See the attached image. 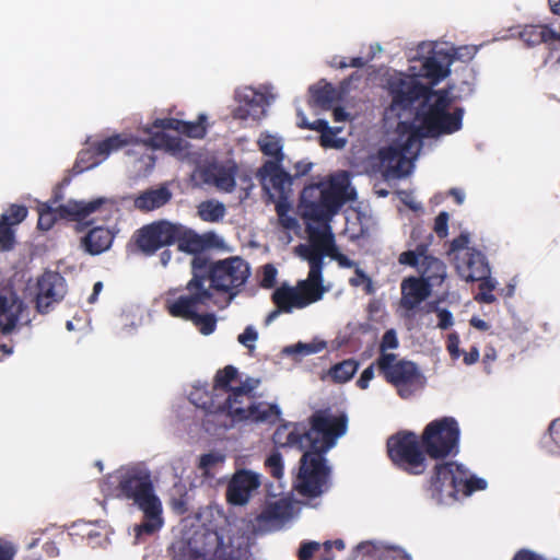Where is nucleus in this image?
I'll return each mask as SVG.
<instances>
[{
    "instance_id": "53",
    "label": "nucleus",
    "mask_w": 560,
    "mask_h": 560,
    "mask_svg": "<svg viewBox=\"0 0 560 560\" xmlns=\"http://www.w3.org/2000/svg\"><path fill=\"white\" fill-rule=\"evenodd\" d=\"M438 317H439L438 326L441 329H446L453 325V316L446 310H439Z\"/></svg>"
},
{
    "instance_id": "27",
    "label": "nucleus",
    "mask_w": 560,
    "mask_h": 560,
    "mask_svg": "<svg viewBox=\"0 0 560 560\" xmlns=\"http://www.w3.org/2000/svg\"><path fill=\"white\" fill-rule=\"evenodd\" d=\"M259 150L267 156L275 159L273 162H282L283 154V138L277 132L264 131L257 139Z\"/></svg>"
},
{
    "instance_id": "19",
    "label": "nucleus",
    "mask_w": 560,
    "mask_h": 560,
    "mask_svg": "<svg viewBox=\"0 0 560 560\" xmlns=\"http://www.w3.org/2000/svg\"><path fill=\"white\" fill-rule=\"evenodd\" d=\"M238 106L234 110V116L238 119L253 121L260 120L269 103L266 92L253 86H242L236 92Z\"/></svg>"
},
{
    "instance_id": "30",
    "label": "nucleus",
    "mask_w": 560,
    "mask_h": 560,
    "mask_svg": "<svg viewBox=\"0 0 560 560\" xmlns=\"http://www.w3.org/2000/svg\"><path fill=\"white\" fill-rule=\"evenodd\" d=\"M242 382L244 380H240L237 370L228 365L217 373L212 394H219L223 397L228 390L238 388Z\"/></svg>"
},
{
    "instance_id": "62",
    "label": "nucleus",
    "mask_w": 560,
    "mask_h": 560,
    "mask_svg": "<svg viewBox=\"0 0 560 560\" xmlns=\"http://www.w3.org/2000/svg\"><path fill=\"white\" fill-rule=\"evenodd\" d=\"M388 553L392 555L394 560H411L410 556L401 549L390 550Z\"/></svg>"
},
{
    "instance_id": "34",
    "label": "nucleus",
    "mask_w": 560,
    "mask_h": 560,
    "mask_svg": "<svg viewBox=\"0 0 560 560\" xmlns=\"http://www.w3.org/2000/svg\"><path fill=\"white\" fill-rule=\"evenodd\" d=\"M225 214L223 203L214 200L203 201L198 206V215L208 222H217Z\"/></svg>"
},
{
    "instance_id": "49",
    "label": "nucleus",
    "mask_w": 560,
    "mask_h": 560,
    "mask_svg": "<svg viewBox=\"0 0 560 560\" xmlns=\"http://www.w3.org/2000/svg\"><path fill=\"white\" fill-rule=\"evenodd\" d=\"M374 378V364L369 365L361 373L359 380L357 381V385L361 389H366L370 385V382Z\"/></svg>"
},
{
    "instance_id": "6",
    "label": "nucleus",
    "mask_w": 560,
    "mask_h": 560,
    "mask_svg": "<svg viewBox=\"0 0 560 560\" xmlns=\"http://www.w3.org/2000/svg\"><path fill=\"white\" fill-rule=\"evenodd\" d=\"M260 381L246 377L238 388L228 390L221 397L212 394L210 397L203 385L194 387L189 394L190 401L210 413L224 415L232 422L275 423L281 416V409L277 404L254 400L252 393L259 386Z\"/></svg>"
},
{
    "instance_id": "16",
    "label": "nucleus",
    "mask_w": 560,
    "mask_h": 560,
    "mask_svg": "<svg viewBox=\"0 0 560 560\" xmlns=\"http://www.w3.org/2000/svg\"><path fill=\"white\" fill-rule=\"evenodd\" d=\"M248 275V265L240 257H232L212 267L211 283L218 290L229 291L244 284Z\"/></svg>"
},
{
    "instance_id": "42",
    "label": "nucleus",
    "mask_w": 560,
    "mask_h": 560,
    "mask_svg": "<svg viewBox=\"0 0 560 560\" xmlns=\"http://www.w3.org/2000/svg\"><path fill=\"white\" fill-rule=\"evenodd\" d=\"M398 347V339L395 330H387L381 342L380 351L381 355L380 358H383L384 355H395L394 353L389 352L390 350H394Z\"/></svg>"
},
{
    "instance_id": "56",
    "label": "nucleus",
    "mask_w": 560,
    "mask_h": 560,
    "mask_svg": "<svg viewBox=\"0 0 560 560\" xmlns=\"http://www.w3.org/2000/svg\"><path fill=\"white\" fill-rule=\"evenodd\" d=\"M513 560H545V559L535 552H532L528 550H522L515 555Z\"/></svg>"
},
{
    "instance_id": "4",
    "label": "nucleus",
    "mask_w": 560,
    "mask_h": 560,
    "mask_svg": "<svg viewBox=\"0 0 560 560\" xmlns=\"http://www.w3.org/2000/svg\"><path fill=\"white\" fill-rule=\"evenodd\" d=\"M207 128L208 116L206 114H199L198 120L195 122L175 118L155 119L152 126L143 127V132L148 135L145 139H140L129 131L116 133L96 143L95 154L102 156L103 161L122 148L142 144L183 158L187 151L188 142L178 135L202 138Z\"/></svg>"
},
{
    "instance_id": "25",
    "label": "nucleus",
    "mask_w": 560,
    "mask_h": 560,
    "mask_svg": "<svg viewBox=\"0 0 560 560\" xmlns=\"http://www.w3.org/2000/svg\"><path fill=\"white\" fill-rule=\"evenodd\" d=\"M178 233L175 241L178 243V249L188 254H198L208 248L211 243L207 235H199L185 226L177 224Z\"/></svg>"
},
{
    "instance_id": "38",
    "label": "nucleus",
    "mask_w": 560,
    "mask_h": 560,
    "mask_svg": "<svg viewBox=\"0 0 560 560\" xmlns=\"http://www.w3.org/2000/svg\"><path fill=\"white\" fill-rule=\"evenodd\" d=\"M265 466L275 479L279 481L283 479L284 464L283 458L278 451H273L267 456L265 460Z\"/></svg>"
},
{
    "instance_id": "33",
    "label": "nucleus",
    "mask_w": 560,
    "mask_h": 560,
    "mask_svg": "<svg viewBox=\"0 0 560 560\" xmlns=\"http://www.w3.org/2000/svg\"><path fill=\"white\" fill-rule=\"evenodd\" d=\"M358 369V361L353 359H347L332 365L327 372V377H329L334 383L343 384L353 377Z\"/></svg>"
},
{
    "instance_id": "20",
    "label": "nucleus",
    "mask_w": 560,
    "mask_h": 560,
    "mask_svg": "<svg viewBox=\"0 0 560 560\" xmlns=\"http://www.w3.org/2000/svg\"><path fill=\"white\" fill-rule=\"evenodd\" d=\"M177 233V224L160 221L142 228L138 232L137 243L141 250L151 254L173 243Z\"/></svg>"
},
{
    "instance_id": "44",
    "label": "nucleus",
    "mask_w": 560,
    "mask_h": 560,
    "mask_svg": "<svg viewBox=\"0 0 560 560\" xmlns=\"http://www.w3.org/2000/svg\"><path fill=\"white\" fill-rule=\"evenodd\" d=\"M469 237L467 234H462L459 237L455 238L451 245V253L456 255H462L466 250H472L468 247Z\"/></svg>"
},
{
    "instance_id": "32",
    "label": "nucleus",
    "mask_w": 560,
    "mask_h": 560,
    "mask_svg": "<svg viewBox=\"0 0 560 560\" xmlns=\"http://www.w3.org/2000/svg\"><path fill=\"white\" fill-rule=\"evenodd\" d=\"M311 101L323 108L330 107L340 98V95L331 84L320 81L310 89Z\"/></svg>"
},
{
    "instance_id": "64",
    "label": "nucleus",
    "mask_w": 560,
    "mask_h": 560,
    "mask_svg": "<svg viewBox=\"0 0 560 560\" xmlns=\"http://www.w3.org/2000/svg\"><path fill=\"white\" fill-rule=\"evenodd\" d=\"M451 195L454 197L458 205H462L465 200V192L460 189H452Z\"/></svg>"
},
{
    "instance_id": "50",
    "label": "nucleus",
    "mask_w": 560,
    "mask_h": 560,
    "mask_svg": "<svg viewBox=\"0 0 560 560\" xmlns=\"http://www.w3.org/2000/svg\"><path fill=\"white\" fill-rule=\"evenodd\" d=\"M15 552L16 549L11 542L0 539V560H12Z\"/></svg>"
},
{
    "instance_id": "48",
    "label": "nucleus",
    "mask_w": 560,
    "mask_h": 560,
    "mask_svg": "<svg viewBox=\"0 0 560 560\" xmlns=\"http://www.w3.org/2000/svg\"><path fill=\"white\" fill-rule=\"evenodd\" d=\"M320 547V544L317 541H307L302 544L299 550V558L301 560H311L312 556L315 551H317Z\"/></svg>"
},
{
    "instance_id": "15",
    "label": "nucleus",
    "mask_w": 560,
    "mask_h": 560,
    "mask_svg": "<svg viewBox=\"0 0 560 560\" xmlns=\"http://www.w3.org/2000/svg\"><path fill=\"white\" fill-rule=\"evenodd\" d=\"M293 516L292 500L289 495L267 500L256 516L254 529L260 533L281 528Z\"/></svg>"
},
{
    "instance_id": "31",
    "label": "nucleus",
    "mask_w": 560,
    "mask_h": 560,
    "mask_svg": "<svg viewBox=\"0 0 560 560\" xmlns=\"http://www.w3.org/2000/svg\"><path fill=\"white\" fill-rule=\"evenodd\" d=\"M112 241V232L108 229L97 226L89 232L88 236L85 237V245L88 250L95 255L108 249Z\"/></svg>"
},
{
    "instance_id": "41",
    "label": "nucleus",
    "mask_w": 560,
    "mask_h": 560,
    "mask_svg": "<svg viewBox=\"0 0 560 560\" xmlns=\"http://www.w3.org/2000/svg\"><path fill=\"white\" fill-rule=\"evenodd\" d=\"M27 215V209L23 206H11L7 212L1 215L4 223L15 225L21 223Z\"/></svg>"
},
{
    "instance_id": "59",
    "label": "nucleus",
    "mask_w": 560,
    "mask_h": 560,
    "mask_svg": "<svg viewBox=\"0 0 560 560\" xmlns=\"http://www.w3.org/2000/svg\"><path fill=\"white\" fill-rule=\"evenodd\" d=\"M476 300L483 303H493L495 301V296L491 293V291L480 290V293L476 296Z\"/></svg>"
},
{
    "instance_id": "54",
    "label": "nucleus",
    "mask_w": 560,
    "mask_h": 560,
    "mask_svg": "<svg viewBox=\"0 0 560 560\" xmlns=\"http://www.w3.org/2000/svg\"><path fill=\"white\" fill-rule=\"evenodd\" d=\"M420 255H422V252L420 254L412 250L404 252L399 256V262L402 265L416 266Z\"/></svg>"
},
{
    "instance_id": "61",
    "label": "nucleus",
    "mask_w": 560,
    "mask_h": 560,
    "mask_svg": "<svg viewBox=\"0 0 560 560\" xmlns=\"http://www.w3.org/2000/svg\"><path fill=\"white\" fill-rule=\"evenodd\" d=\"M334 118L336 121H346L350 118V114L337 107L334 109Z\"/></svg>"
},
{
    "instance_id": "55",
    "label": "nucleus",
    "mask_w": 560,
    "mask_h": 560,
    "mask_svg": "<svg viewBox=\"0 0 560 560\" xmlns=\"http://www.w3.org/2000/svg\"><path fill=\"white\" fill-rule=\"evenodd\" d=\"M312 166L313 164L311 162L302 160L296 162L293 167L296 176H303L311 171Z\"/></svg>"
},
{
    "instance_id": "47",
    "label": "nucleus",
    "mask_w": 560,
    "mask_h": 560,
    "mask_svg": "<svg viewBox=\"0 0 560 560\" xmlns=\"http://www.w3.org/2000/svg\"><path fill=\"white\" fill-rule=\"evenodd\" d=\"M92 158L93 153H91L90 151H83L80 153L77 165L80 172L97 166L101 163V161L97 160L91 161Z\"/></svg>"
},
{
    "instance_id": "8",
    "label": "nucleus",
    "mask_w": 560,
    "mask_h": 560,
    "mask_svg": "<svg viewBox=\"0 0 560 560\" xmlns=\"http://www.w3.org/2000/svg\"><path fill=\"white\" fill-rule=\"evenodd\" d=\"M38 228L48 231L57 219H67L78 222L92 223L96 219L108 220L117 211L112 199L97 198L92 201L69 200L65 205H58L57 200L39 202Z\"/></svg>"
},
{
    "instance_id": "23",
    "label": "nucleus",
    "mask_w": 560,
    "mask_h": 560,
    "mask_svg": "<svg viewBox=\"0 0 560 560\" xmlns=\"http://www.w3.org/2000/svg\"><path fill=\"white\" fill-rule=\"evenodd\" d=\"M23 311V303L12 292H0V331L12 332Z\"/></svg>"
},
{
    "instance_id": "39",
    "label": "nucleus",
    "mask_w": 560,
    "mask_h": 560,
    "mask_svg": "<svg viewBox=\"0 0 560 560\" xmlns=\"http://www.w3.org/2000/svg\"><path fill=\"white\" fill-rule=\"evenodd\" d=\"M349 283L352 287H363L368 294H373L375 292L371 278L359 266L353 269V276L349 278Z\"/></svg>"
},
{
    "instance_id": "24",
    "label": "nucleus",
    "mask_w": 560,
    "mask_h": 560,
    "mask_svg": "<svg viewBox=\"0 0 560 560\" xmlns=\"http://www.w3.org/2000/svg\"><path fill=\"white\" fill-rule=\"evenodd\" d=\"M400 287V304L408 311L416 308L431 292L430 285L425 280L415 277L404 279Z\"/></svg>"
},
{
    "instance_id": "14",
    "label": "nucleus",
    "mask_w": 560,
    "mask_h": 560,
    "mask_svg": "<svg viewBox=\"0 0 560 560\" xmlns=\"http://www.w3.org/2000/svg\"><path fill=\"white\" fill-rule=\"evenodd\" d=\"M387 448L392 460L397 465L413 474L423 470L424 455L413 433L404 432L392 436L387 442Z\"/></svg>"
},
{
    "instance_id": "21",
    "label": "nucleus",
    "mask_w": 560,
    "mask_h": 560,
    "mask_svg": "<svg viewBox=\"0 0 560 560\" xmlns=\"http://www.w3.org/2000/svg\"><path fill=\"white\" fill-rule=\"evenodd\" d=\"M37 308L47 312L48 307L63 299L67 292L65 279L54 271L44 272L37 281Z\"/></svg>"
},
{
    "instance_id": "63",
    "label": "nucleus",
    "mask_w": 560,
    "mask_h": 560,
    "mask_svg": "<svg viewBox=\"0 0 560 560\" xmlns=\"http://www.w3.org/2000/svg\"><path fill=\"white\" fill-rule=\"evenodd\" d=\"M470 324H471V326H474L475 328H477L479 330H487L489 328V325L487 322H485L480 318H477V317H472L470 319Z\"/></svg>"
},
{
    "instance_id": "12",
    "label": "nucleus",
    "mask_w": 560,
    "mask_h": 560,
    "mask_svg": "<svg viewBox=\"0 0 560 560\" xmlns=\"http://www.w3.org/2000/svg\"><path fill=\"white\" fill-rule=\"evenodd\" d=\"M459 429L452 418H443L429 423L422 434L425 452L434 458L444 457L457 447Z\"/></svg>"
},
{
    "instance_id": "3",
    "label": "nucleus",
    "mask_w": 560,
    "mask_h": 560,
    "mask_svg": "<svg viewBox=\"0 0 560 560\" xmlns=\"http://www.w3.org/2000/svg\"><path fill=\"white\" fill-rule=\"evenodd\" d=\"M346 431L347 418L330 415H316L311 429L303 434L298 432L295 427H283L276 431V444L299 446L305 451L294 482V488L300 494L315 498L328 489L329 468L323 454L334 447Z\"/></svg>"
},
{
    "instance_id": "13",
    "label": "nucleus",
    "mask_w": 560,
    "mask_h": 560,
    "mask_svg": "<svg viewBox=\"0 0 560 560\" xmlns=\"http://www.w3.org/2000/svg\"><path fill=\"white\" fill-rule=\"evenodd\" d=\"M376 364L384 377L397 388L402 398H408L413 388L421 383L416 365L410 361L399 360L397 355L378 358Z\"/></svg>"
},
{
    "instance_id": "51",
    "label": "nucleus",
    "mask_w": 560,
    "mask_h": 560,
    "mask_svg": "<svg viewBox=\"0 0 560 560\" xmlns=\"http://www.w3.org/2000/svg\"><path fill=\"white\" fill-rule=\"evenodd\" d=\"M447 221L448 214L446 212L440 213L435 220V232L442 237L447 234Z\"/></svg>"
},
{
    "instance_id": "9",
    "label": "nucleus",
    "mask_w": 560,
    "mask_h": 560,
    "mask_svg": "<svg viewBox=\"0 0 560 560\" xmlns=\"http://www.w3.org/2000/svg\"><path fill=\"white\" fill-rule=\"evenodd\" d=\"M486 488L485 479L475 477L463 465L453 462L436 465L431 480L432 497L444 505H452L459 498Z\"/></svg>"
},
{
    "instance_id": "10",
    "label": "nucleus",
    "mask_w": 560,
    "mask_h": 560,
    "mask_svg": "<svg viewBox=\"0 0 560 560\" xmlns=\"http://www.w3.org/2000/svg\"><path fill=\"white\" fill-rule=\"evenodd\" d=\"M194 277L187 284L188 295H182L177 300L167 298L166 306L172 316L182 317L194 322L201 334L210 335L215 327V320L210 315L200 316L196 313V307L203 304L210 298V289L206 287L207 279L198 273V269L203 265V260L194 257L190 261Z\"/></svg>"
},
{
    "instance_id": "35",
    "label": "nucleus",
    "mask_w": 560,
    "mask_h": 560,
    "mask_svg": "<svg viewBox=\"0 0 560 560\" xmlns=\"http://www.w3.org/2000/svg\"><path fill=\"white\" fill-rule=\"evenodd\" d=\"M326 348V342L324 341H313L310 343L298 342L292 346H288L283 349V353L287 355H308L313 353H318Z\"/></svg>"
},
{
    "instance_id": "40",
    "label": "nucleus",
    "mask_w": 560,
    "mask_h": 560,
    "mask_svg": "<svg viewBox=\"0 0 560 560\" xmlns=\"http://www.w3.org/2000/svg\"><path fill=\"white\" fill-rule=\"evenodd\" d=\"M259 334L254 326H247L242 334L237 336V341L250 353L255 351Z\"/></svg>"
},
{
    "instance_id": "37",
    "label": "nucleus",
    "mask_w": 560,
    "mask_h": 560,
    "mask_svg": "<svg viewBox=\"0 0 560 560\" xmlns=\"http://www.w3.org/2000/svg\"><path fill=\"white\" fill-rule=\"evenodd\" d=\"M214 184L223 191H231L235 186L234 166L218 168L214 173Z\"/></svg>"
},
{
    "instance_id": "46",
    "label": "nucleus",
    "mask_w": 560,
    "mask_h": 560,
    "mask_svg": "<svg viewBox=\"0 0 560 560\" xmlns=\"http://www.w3.org/2000/svg\"><path fill=\"white\" fill-rule=\"evenodd\" d=\"M277 269L272 265H266L262 268L261 285L265 288H271L276 283Z\"/></svg>"
},
{
    "instance_id": "52",
    "label": "nucleus",
    "mask_w": 560,
    "mask_h": 560,
    "mask_svg": "<svg viewBox=\"0 0 560 560\" xmlns=\"http://www.w3.org/2000/svg\"><path fill=\"white\" fill-rule=\"evenodd\" d=\"M447 350L453 359H457L460 355L459 339L458 336L452 334L448 336Z\"/></svg>"
},
{
    "instance_id": "7",
    "label": "nucleus",
    "mask_w": 560,
    "mask_h": 560,
    "mask_svg": "<svg viewBox=\"0 0 560 560\" xmlns=\"http://www.w3.org/2000/svg\"><path fill=\"white\" fill-rule=\"evenodd\" d=\"M248 546V537L238 525L217 530L199 528L175 545L176 560H238Z\"/></svg>"
},
{
    "instance_id": "5",
    "label": "nucleus",
    "mask_w": 560,
    "mask_h": 560,
    "mask_svg": "<svg viewBox=\"0 0 560 560\" xmlns=\"http://www.w3.org/2000/svg\"><path fill=\"white\" fill-rule=\"evenodd\" d=\"M476 49L474 47H462L458 49L448 46L447 44H440L434 42H422L418 44L415 52L410 55V61L413 62L408 69V73L395 72L394 74H401L404 78H410L413 81V89L407 92L418 103L425 102V97L432 94H444L447 98L446 112L455 114L463 110L456 108L451 109L452 98L448 96L447 90H440L432 92L429 88L420 83L419 79L428 80V84L435 85L444 80L450 74V68L457 59H471Z\"/></svg>"
},
{
    "instance_id": "26",
    "label": "nucleus",
    "mask_w": 560,
    "mask_h": 560,
    "mask_svg": "<svg viewBox=\"0 0 560 560\" xmlns=\"http://www.w3.org/2000/svg\"><path fill=\"white\" fill-rule=\"evenodd\" d=\"M520 37L530 46L540 43L551 44L560 42V32H556L547 26L529 25L523 28L520 33Z\"/></svg>"
},
{
    "instance_id": "18",
    "label": "nucleus",
    "mask_w": 560,
    "mask_h": 560,
    "mask_svg": "<svg viewBox=\"0 0 560 560\" xmlns=\"http://www.w3.org/2000/svg\"><path fill=\"white\" fill-rule=\"evenodd\" d=\"M261 486V475L250 469H238L231 477L226 498L231 504L246 505Z\"/></svg>"
},
{
    "instance_id": "43",
    "label": "nucleus",
    "mask_w": 560,
    "mask_h": 560,
    "mask_svg": "<svg viewBox=\"0 0 560 560\" xmlns=\"http://www.w3.org/2000/svg\"><path fill=\"white\" fill-rule=\"evenodd\" d=\"M11 225L0 220V243L3 249L11 248L13 244V232Z\"/></svg>"
},
{
    "instance_id": "11",
    "label": "nucleus",
    "mask_w": 560,
    "mask_h": 560,
    "mask_svg": "<svg viewBox=\"0 0 560 560\" xmlns=\"http://www.w3.org/2000/svg\"><path fill=\"white\" fill-rule=\"evenodd\" d=\"M122 493L132 499L144 514V522L135 527L136 537L153 534L163 525L162 504L153 493L150 477L145 472L128 474L120 482Z\"/></svg>"
},
{
    "instance_id": "57",
    "label": "nucleus",
    "mask_w": 560,
    "mask_h": 560,
    "mask_svg": "<svg viewBox=\"0 0 560 560\" xmlns=\"http://www.w3.org/2000/svg\"><path fill=\"white\" fill-rule=\"evenodd\" d=\"M279 289H280V288H278V289L273 292V294H272L273 302L276 303V305H277L278 310L272 311V312L267 316V318H266V324H267V325H269L271 322H273V320L278 317V315L280 314V312L291 313V312H293V311H294V310L285 311V310H282V307H280V305L278 304V302L276 301V298H275L276 292H277Z\"/></svg>"
},
{
    "instance_id": "45",
    "label": "nucleus",
    "mask_w": 560,
    "mask_h": 560,
    "mask_svg": "<svg viewBox=\"0 0 560 560\" xmlns=\"http://www.w3.org/2000/svg\"><path fill=\"white\" fill-rule=\"evenodd\" d=\"M276 209H277V213L279 215V220L283 226H285L287 229H292L296 225L295 219L287 215V213H285L287 206H285L284 201H278Z\"/></svg>"
},
{
    "instance_id": "29",
    "label": "nucleus",
    "mask_w": 560,
    "mask_h": 560,
    "mask_svg": "<svg viewBox=\"0 0 560 560\" xmlns=\"http://www.w3.org/2000/svg\"><path fill=\"white\" fill-rule=\"evenodd\" d=\"M171 192L166 187L148 190L135 200L136 208L144 211H151L162 207L171 199Z\"/></svg>"
},
{
    "instance_id": "58",
    "label": "nucleus",
    "mask_w": 560,
    "mask_h": 560,
    "mask_svg": "<svg viewBox=\"0 0 560 560\" xmlns=\"http://www.w3.org/2000/svg\"><path fill=\"white\" fill-rule=\"evenodd\" d=\"M479 281L480 290L492 291L497 287V281L493 278L489 277V275H487L483 279Z\"/></svg>"
},
{
    "instance_id": "60",
    "label": "nucleus",
    "mask_w": 560,
    "mask_h": 560,
    "mask_svg": "<svg viewBox=\"0 0 560 560\" xmlns=\"http://www.w3.org/2000/svg\"><path fill=\"white\" fill-rule=\"evenodd\" d=\"M478 359H479V351L477 348H472L469 353H465V355H464V361L468 365L477 362Z\"/></svg>"
},
{
    "instance_id": "22",
    "label": "nucleus",
    "mask_w": 560,
    "mask_h": 560,
    "mask_svg": "<svg viewBox=\"0 0 560 560\" xmlns=\"http://www.w3.org/2000/svg\"><path fill=\"white\" fill-rule=\"evenodd\" d=\"M456 270L465 281L481 280L490 273L488 264L481 253L466 250L455 256Z\"/></svg>"
},
{
    "instance_id": "1",
    "label": "nucleus",
    "mask_w": 560,
    "mask_h": 560,
    "mask_svg": "<svg viewBox=\"0 0 560 560\" xmlns=\"http://www.w3.org/2000/svg\"><path fill=\"white\" fill-rule=\"evenodd\" d=\"M355 197L347 172H338L327 180L308 185L301 195L300 212L306 220L308 243L294 248L295 254L307 261L310 272L306 279L295 285L282 284L276 292V301L282 310H302L320 301L330 287L324 284L323 259L329 257L339 266L355 268L357 262L338 253L329 221L346 201Z\"/></svg>"
},
{
    "instance_id": "17",
    "label": "nucleus",
    "mask_w": 560,
    "mask_h": 560,
    "mask_svg": "<svg viewBox=\"0 0 560 560\" xmlns=\"http://www.w3.org/2000/svg\"><path fill=\"white\" fill-rule=\"evenodd\" d=\"M280 164L281 162H265L257 176L264 191L270 199L284 201L291 191L292 178L281 168Z\"/></svg>"
},
{
    "instance_id": "2",
    "label": "nucleus",
    "mask_w": 560,
    "mask_h": 560,
    "mask_svg": "<svg viewBox=\"0 0 560 560\" xmlns=\"http://www.w3.org/2000/svg\"><path fill=\"white\" fill-rule=\"evenodd\" d=\"M392 104L385 113L389 128L395 127L390 144L380 150L373 159L372 168L386 180L407 176L421 148V138L452 133L460 129V112H446L447 98L444 94H432L425 102L418 103L408 95L413 86L410 78L390 74L387 80Z\"/></svg>"
},
{
    "instance_id": "28",
    "label": "nucleus",
    "mask_w": 560,
    "mask_h": 560,
    "mask_svg": "<svg viewBox=\"0 0 560 560\" xmlns=\"http://www.w3.org/2000/svg\"><path fill=\"white\" fill-rule=\"evenodd\" d=\"M308 126L310 129L318 130L322 132L320 144L324 148L340 150L346 147L347 140L336 136V133L341 130L340 128H330L328 127V122L323 119H316Z\"/></svg>"
},
{
    "instance_id": "36",
    "label": "nucleus",
    "mask_w": 560,
    "mask_h": 560,
    "mask_svg": "<svg viewBox=\"0 0 560 560\" xmlns=\"http://www.w3.org/2000/svg\"><path fill=\"white\" fill-rule=\"evenodd\" d=\"M225 455L221 452H210L205 454L199 459V469L202 470L205 476H212L213 469L225 462Z\"/></svg>"
}]
</instances>
